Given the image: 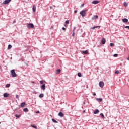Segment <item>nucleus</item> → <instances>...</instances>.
I'll return each mask as SVG.
<instances>
[{
    "label": "nucleus",
    "instance_id": "f257e3e1",
    "mask_svg": "<svg viewBox=\"0 0 129 129\" xmlns=\"http://www.w3.org/2000/svg\"><path fill=\"white\" fill-rule=\"evenodd\" d=\"M11 76L12 77H17V75L16 74V72H15V70H12L11 71Z\"/></svg>",
    "mask_w": 129,
    "mask_h": 129
},
{
    "label": "nucleus",
    "instance_id": "f03ea898",
    "mask_svg": "<svg viewBox=\"0 0 129 129\" xmlns=\"http://www.w3.org/2000/svg\"><path fill=\"white\" fill-rule=\"evenodd\" d=\"M27 27L28 29H34V24H33V23H27Z\"/></svg>",
    "mask_w": 129,
    "mask_h": 129
},
{
    "label": "nucleus",
    "instance_id": "7ed1b4c3",
    "mask_svg": "<svg viewBox=\"0 0 129 129\" xmlns=\"http://www.w3.org/2000/svg\"><path fill=\"white\" fill-rule=\"evenodd\" d=\"M87 11L83 10L80 12V15H81L82 17H85V15H86Z\"/></svg>",
    "mask_w": 129,
    "mask_h": 129
},
{
    "label": "nucleus",
    "instance_id": "20e7f679",
    "mask_svg": "<svg viewBox=\"0 0 129 129\" xmlns=\"http://www.w3.org/2000/svg\"><path fill=\"white\" fill-rule=\"evenodd\" d=\"M99 85L100 87L102 88V87H103L104 86V82H103V81L100 82Z\"/></svg>",
    "mask_w": 129,
    "mask_h": 129
},
{
    "label": "nucleus",
    "instance_id": "39448f33",
    "mask_svg": "<svg viewBox=\"0 0 129 129\" xmlns=\"http://www.w3.org/2000/svg\"><path fill=\"white\" fill-rule=\"evenodd\" d=\"M12 0H5L3 3V5H8L10 2H11Z\"/></svg>",
    "mask_w": 129,
    "mask_h": 129
},
{
    "label": "nucleus",
    "instance_id": "423d86ee",
    "mask_svg": "<svg viewBox=\"0 0 129 129\" xmlns=\"http://www.w3.org/2000/svg\"><path fill=\"white\" fill-rule=\"evenodd\" d=\"M98 3H99V1L97 0L94 1L92 2V4H93L94 5H97Z\"/></svg>",
    "mask_w": 129,
    "mask_h": 129
},
{
    "label": "nucleus",
    "instance_id": "0eeeda50",
    "mask_svg": "<svg viewBox=\"0 0 129 129\" xmlns=\"http://www.w3.org/2000/svg\"><path fill=\"white\" fill-rule=\"evenodd\" d=\"M122 21L123 23H127L128 22V20L126 18L122 19Z\"/></svg>",
    "mask_w": 129,
    "mask_h": 129
},
{
    "label": "nucleus",
    "instance_id": "6e6552de",
    "mask_svg": "<svg viewBox=\"0 0 129 129\" xmlns=\"http://www.w3.org/2000/svg\"><path fill=\"white\" fill-rule=\"evenodd\" d=\"M41 88L42 89V90H45V89H46V85L45 84H43L41 86Z\"/></svg>",
    "mask_w": 129,
    "mask_h": 129
},
{
    "label": "nucleus",
    "instance_id": "1a4fd4ad",
    "mask_svg": "<svg viewBox=\"0 0 129 129\" xmlns=\"http://www.w3.org/2000/svg\"><path fill=\"white\" fill-rule=\"evenodd\" d=\"M58 116H60V117H63V116H64V114L62 112H60L58 113Z\"/></svg>",
    "mask_w": 129,
    "mask_h": 129
},
{
    "label": "nucleus",
    "instance_id": "9d476101",
    "mask_svg": "<svg viewBox=\"0 0 129 129\" xmlns=\"http://www.w3.org/2000/svg\"><path fill=\"white\" fill-rule=\"evenodd\" d=\"M106 42V40L104 38H103L102 40H101V43H102V45H104V44H105Z\"/></svg>",
    "mask_w": 129,
    "mask_h": 129
},
{
    "label": "nucleus",
    "instance_id": "9b49d317",
    "mask_svg": "<svg viewBox=\"0 0 129 129\" xmlns=\"http://www.w3.org/2000/svg\"><path fill=\"white\" fill-rule=\"evenodd\" d=\"M25 105H26V103L23 102V103H21L20 107H22V108H24V107H25Z\"/></svg>",
    "mask_w": 129,
    "mask_h": 129
},
{
    "label": "nucleus",
    "instance_id": "f8f14e48",
    "mask_svg": "<svg viewBox=\"0 0 129 129\" xmlns=\"http://www.w3.org/2000/svg\"><path fill=\"white\" fill-rule=\"evenodd\" d=\"M96 19H98V16L97 15H94L92 18V20H95Z\"/></svg>",
    "mask_w": 129,
    "mask_h": 129
},
{
    "label": "nucleus",
    "instance_id": "ddd939ff",
    "mask_svg": "<svg viewBox=\"0 0 129 129\" xmlns=\"http://www.w3.org/2000/svg\"><path fill=\"white\" fill-rule=\"evenodd\" d=\"M60 72H61V69H57L56 70V74H60Z\"/></svg>",
    "mask_w": 129,
    "mask_h": 129
},
{
    "label": "nucleus",
    "instance_id": "4468645a",
    "mask_svg": "<svg viewBox=\"0 0 129 129\" xmlns=\"http://www.w3.org/2000/svg\"><path fill=\"white\" fill-rule=\"evenodd\" d=\"M10 94H8L7 93H5L4 94V97H8Z\"/></svg>",
    "mask_w": 129,
    "mask_h": 129
},
{
    "label": "nucleus",
    "instance_id": "2eb2a0df",
    "mask_svg": "<svg viewBox=\"0 0 129 129\" xmlns=\"http://www.w3.org/2000/svg\"><path fill=\"white\" fill-rule=\"evenodd\" d=\"M97 113H99V110L98 109H96L94 112V114H97Z\"/></svg>",
    "mask_w": 129,
    "mask_h": 129
},
{
    "label": "nucleus",
    "instance_id": "dca6fc26",
    "mask_svg": "<svg viewBox=\"0 0 129 129\" xmlns=\"http://www.w3.org/2000/svg\"><path fill=\"white\" fill-rule=\"evenodd\" d=\"M32 10H33L34 13H36V6L33 5Z\"/></svg>",
    "mask_w": 129,
    "mask_h": 129
},
{
    "label": "nucleus",
    "instance_id": "f3484780",
    "mask_svg": "<svg viewBox=\"0 0 129 129\" xmlns=\"http://www.w3.org/2000/svg\"><path fill=\"white\" fill-rule=\"evenodd\" d=\"M82 53L83 54H85V55H86V54H88V50L83 51Z\"/></svg>",
    "mask_w": 129,
    "mask_h": 129
},
{
    "label": "nucleus",
    "instance_id": "a211bd4d",
    "mask_svg": "<svg viewBox=\"0 0 129 129\" xmlns=\"http://www.w3.org/2000/svg\"><path fill=\"white\" fill-rule=\"evenodd\" d=\"M23 111H24V112H28V111H29V109L28 108H24L23 109Z\"/></svg>",
    "mask_w": 129,
    "mask_h": 129
},
{
    "label": "nucleus",
    "instance_id": "6ab92c4d",
    "mask_svg": "<svg viewBox=\"0 0 129 129\" xmlns=\"http://www.w3.org/2000/svg\"><path fill=\"white\" fill-rule=\"evenodd\" d=\"M96 28H100V26L93 27H91V29L92 30H94V29H95Z\"/></svg>",
    "mask_w": 129,
    "mask_h": 129
},
{
    "label": "nucleus",
    "instance_id": "aec40b11",
    "mask_svg": "<svg viewBox=\"0 0 129 129\" xmlns=\"http://www.w3.org/2000/svg\"><path fill=\"white\" fill-rule=\"evenodd\" d=\"M52 120L53 122H54V123H58V121H57V120H56L54 119H52Z\"/></svg>",
    "mask_w": 129,
    "mask_h": 129
},
{
    "label": "nucleus",
    "instance_id": "412c9836",
    "mask_svg": "<svg viewBox=\"0 0 129 129\" xmlns=\"http://www.w3.org/2000/svg\"><path fill=\"white\" fill-rule=\"evenodd\" d=\"M31 126L34 128H37V126H36L35 124L31 125Z\"/></svg>",
    "mask_w": 129,
    "mask_h": 129
},
{
    "label": "nucleus",
    "instance_id": "4be33fe9",
    "mask_svg": "<svg viewBox=\"0 0 129 129\" xmlns=\"http://www.w3.org/2000/svg\"><path fill=\"white\" fill-rule=\"evenodd\" d=\"M44 96V94H40L39 96L40 98H42V97Z\"/></svg>",
    "mask_w": 129,
    "mask_h": 129
},
{
    "label": "nucleus",
    "instance_id": "5701e85b",
    "mask_svg": "<svg viewBox=\"0 0 129 129\" xmlns=\"http://www.w3.org/2000/svg\"><path fill=\"white\" fill-rule=\"evenodd\" d=\"M97 100H98V101H99V102H101V101H102V99L98 98V99H97Z\"/></svg>",
    "mask_w": 129,
    "mask_h": 129
},
{
    "label": "nucleus",
    "instance_id": "b1692460",
    "mask_svg": "<svg viewBox=\"0 0 129 129\" xmlns=\"http://www.w3.org/2000/svg\"><path fill=\"white\" fill-rule=\"evenodd\" d=\"M16 117L17 118H19V117H21V115L16 114L15 115Z\"/></svg>",
    "mask_w": 129,
    "mask_h": 129
},
{
    "label": "nucleus",
    "instance_id": "393cba45",
    "mask_svg": "<svg viewBox=\"0 0 129 129\" xmlns=\"http://www.w3.org/2000/svg\"><path fill=\"white\" fill-rule=\"evenodd\" d=\"M100 115H101V116L102 117V118H103V119H104V115L103 114V113H101L100 114Z\"/></svg>",
    "mask_w": 129,
    "mask_h": 129
},
{
    "label": "nucleus",
    "instance_id": "a878e982",
    "mask_svg": "<svg viewBox=\"0 0 129 129\" xmlns=\"http://www.w3.org/2000/svg\"><path fill=\"white\" fill-rule=\"evenodd\" d=\"M10 49H12V46L11 45V44H9V45H8V50H10Z\"/></svg>",
    "mask_w": 129,
    "mask_h": 129
},
{
    "label": "nucleus",
    "instance_id": "bb28decb",
    "mask_svg": "<svg viewBox=\"0 0 129 129\" xmlns=\"http://www.w3.org/2000/svg\"><path fill=\"white\" fill-rule=\"evenodd\" d=\"M78 76H79V77H81V76H82V75H81V73H78Z\"/></svg>",
    "mask_w": 129,
    "mask_h": 129
},
{
    "label": "nucleus",
    "instance_id": "cd10ccee",
    "mask_svg": "<svg viewBox=\"0 0 129 129\" xmlns=\"http://www.w3.org/2000/svg\"><path fill=\"white\" fill-rule=\"evenodd\" d=\"M11 86V85L10 84H7L6 85L5 87H10Z\"/></svg>",
    "mask_w": 129,
    "mask_h": 129
},
{
    "label": "nucleus",
    "instance_id": "c85d7f7f",
    "mask_svg": "<svg viewBox=\"0 0 129 129\" xmlns=\"http://www.w3.org/2000/svg\"><path fill=\"white\" fill-rule=\"evenodd\" d=\"M119 71L118 70H116L115 72V74H119Z\"/></svg>",
    "mask_w": 129,
    "mask_h": 129
},
{
    "label": "nucleus",
    "instance_id": "c756f323",
    "mask_svg": "<svg viewBox=\"0 0 129 129\" xmlns=\"http://www.w3.org/2000/svg\"><path fill=\"white\" fill-rule=\"evenodd\" d=\"M123 5H124V6L125 7H127L128 4H127V3H126V2H124V4H123Z\"/></svg>",
    "mask_w": 129,
    "mask_h": 129
},
{
    "label": "nucleus",
    "instance_id": "7c9ffc66",
    "mask_svg": "<svg viewBox=\"0 0 129 129\" xmlns=\"http://www.w3.org/2000/svg\"><path fill=\"white\" fill-rule=\"evenodd\" d=\"M110 47H113L114 46V44L112 43H111L110 44Z\"/></svg>",
    "mask_w": 129,
    "mask_h": 129
},
{
    "label": "nucleus",
    "instance_id": "2f4dec72",
    "mask_svg": "<svg viewBox=\"0 0 129 129\" xmlns=\"http://www.w3.org/2000/svg\"><path fill=\"white\" fill-rule=\"evenodd\" d=\"M75 36V33H74V30H73L72 36L74 37Z\"/></svg>",
    "mask_w": 129,
    "mask_h": 129
},
{
    "label": "nucleus",
    "instance_id": "473e14b6",
    "mask_svg": "<svg viewBox=\"0 0 129 129\" xmlns=\"http://www.w3.org/2000/svg\"><path fill=\"white\" fill-rule=\"evenodd\" d=\"M118 56V54H115L113 55L114 57H117Z\"/></svg>",
    "mask_w": 129,
    "mask_h": 129
},
{
    "label": "nucleus",
    "instance_id": "72a5a7b5",
    "mask_svg": "<svg viewBox=\"0 0 129 129\" xmlns=\"http://www.w3.org/2000/svg\"><path fill=\"white\" fill-rule=\"evenodd\" d=\"M66 24H69V20H67L65 22Z\"/></svg>",
    "mask_w": 129,
    "mask_h": 129
},
{
    "label": "nucleus",
    "instance_id": "f704fd0d",
    "mask_svg": "<svg viewBox=\"0 0 129 129\" xmlns=\"http://www.w3.org/2000/svg\"><path fill=\"white\" fill-rule=\"evenodd\" d=\"M40 84H43V83H44V81H40Z\"/></svg>",
    "mask_w": 129,
    "mask_h": 129
},
{
    "label": "nucleus",
    "instance_id": "c9c22d12",
    "mask_svg": "<svg viewBox=\"0 0 129 129\" xmlns=\"http://www.w3.org/2000/svg\"><path fill=\"white\" fill-rule=\"evenodd\" d=\"M125 29H129V26H125Z\"/></svg>",
    "mask_w": 129,
    "mask_h": 129
},
{
    "label": "nucleus",
    "instance_id": "e433bc0d",
    "mask_svg": "<svg viewBox=\"0 0 129 129\" xmlns=\"http://www.w3.org/2000/svg\"><path fill=\"white\" fill-rule=\"evenodd\" d=\"M16 97L17 99H19V95H16Z\"/></svg>",
    "mask_w": 129,
    "mask_h": 129
},
{
    "label": "nucleus",
    "instance_id": "4c0bfd02",
    "mask_svg": "<svg viewBox=\"0 0 129 129\" xmlns=\"http://www.w3.org/2000/svg\"><path fill=\"white\" fill-rule=\"evenodd\" d=\"M74 13L76 14V13H77V10H75Z\"/></svg>",
    "mask_w": 129,
    "mask_h": 129
},
{
    "label": "nucleus",
    "instance_id": "58836bf2",
    "mask_svg": "<svg viewBox=\"0 0 129 129\" xmlns=\"http://www.w3.org/2000/svg\"><path fill=\"white\" fill-rule=\"evenodd\" d=\"M62 30H63V31H65V30H66L65 27H63V28H62Z\"/></svg>",
    "mask_w": 129,
    "mask_h": 129
},
{
    "label": "nucleus",
    "instance_id": "ea45409f",
    "mask_svg": "<svg viewBox=\"0 0 129 129\" xmlns=\"http://www.w3.org/2000/svg\"><path fill=\"white\" fill-rule=\"evenodd\" d=\"M93 95L94 96H95V95H96V93H94V94H93Z\"/></svg>",
    "mask_w": 129,
    "mask_h": 129
},
{
    "label": "nucleus",
    "instance_id": "a19ab883",
    "mask_svg": "<svg viewBox=\"0 0 129 129\" xmlns=\"http://www.w3.org/2000/svg\"><path fill=\"white\" fill-rule=\"evenodd\" d=\"M84 4H82L81 5V7H84Z\"/></svg>",
    "mask_w": 129,
    "mask_h": 129
},
{
    "label": "nucleus",
    "instance_id": "79ce46f5",
    "mask_svg": "<svg viewBox=\"0 0 129 129\" xmlns=\"http://www.w3.org/2000/svg\"><path fill=\"white\" fill-rule=\"evenodd\" d=\"M37 113H39V111H38V112H37Z\"/></svg>",
    "mask_w": 129,
    "mask_h": 129
},
{
    "label": "nucleus",
    "instance_id": "37998d69",
    "mask_svg": "<svg viewBox=\"0 0 129 129\" xmlns=\"http://www.w3.org/2000/svg\"><path fill=\"white\" fill-rule=\"evenodd\" d=\"M32 83H35V82H33Z\"/></svg>",
    "mask_w": 129,
    "mask_h": 129
},
{
    "label": "nucleus",
    "instance_id": "c03bdc74",
    "mask_svg": "<svg viewBox=\"0 0 129 129\" xmlns=\"http://www.w3.org/2000/svg\"><path fill=\"white\" fill-rule=\"evenodd\" d=\"M0 124H1V122H0Z\"/></svg>",
    "mask_w": 129,
    "mask_h": 129
}]
</instances>
